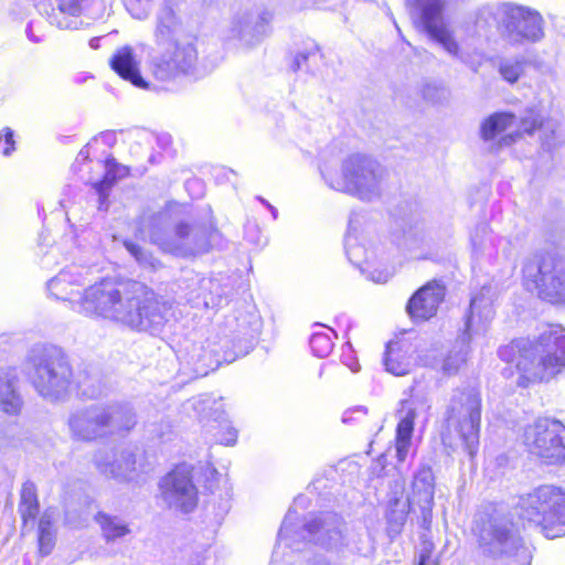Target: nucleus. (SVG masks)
I'll use <instances>...</instances> for the list:
<instances>
[{
	"label": "nucleus",
	"instance_id": "obj_1",
	"mask_svg": "<svg viewBox=\"0 0 565 565\" xmlns=\"http://www.w3.org/2000/svg\"><path fill=\"white\" fill-rule=\"evenodd\" d=\"M90 273L72 265L47 282L56 299L71 301L86 317L109 320L131 330L157 334L168 321L170 305L135 280L102 279L89 285Z\"/></svg>",
	"mask_w": 565,
	"mask_h": 565
},
{
	"label": "nucleus",
	"instance_id": "obj_2",
	"mask_svg": "<svg viewBox=\"0 0 565 565\" xmlns=\"http://www.w3.org/2000/svg\"><path fill=\"white\" fill-rule=\"evenodd\" d=\"M321 173L330 188L364 201L379 198L386 179V171L379 162L359 153L342 161L340 173L329 168Z\"/></svg>",
	"mask_w": 565,
	"mask_h": 565
},
{
	"label": "nucleus",
	"instance_id": "obj_3",
	"mask_svg": "<svg viewBox=\"0 0 565 565\" xmlns=\"http://www.w3.org/2000/svg\"><path fill=\"white\" fill-rule=\"evenodd\" d=\"M497 24L501 38L511 45L540 41L544 36L543 18L525 7L503 3L480 10L477 26L486 29Z\"/></svg>",
	"mask_w": 565,
	"mask_h": 565
},
{
	"label": "nucleus",
	"instance_id": "obj_4",
	"mask_svg": "<svg viewBox=\"0 0 565 565\" xmlns=\"http://www.w3.org/2000/svg\"><path fill=\"white\" fill-rule=\"evenodd\" d=\"M516 367L521 373L519 386L550 381L565 370V335L558 328L542 333L535 344L524 349Z\"/></svg>",
	"mask_w": 565,
	"mask_h": 565
},
{
	"label": "nucleus",
	"instance_id": "obj_5",
	"mask_svg": "<svg viewBox=\"0 0 565 565\" xmlns=\"http://www.w3.org/2000/svg\"><path fill=\"white\" fill-rule=\"evenodd\" d=\"M29 377L34 388L45 398L57 401L65 396L72 382V367L61 349H38L30 359Z\"/></svg>",
	"mask_w": 565,
	"mask_h": 565
},
{
	"label": "nucleus",
	"instance_id": "obj_6",
	"mask_svg": "<svg viewBox=\"0 0 565 565\" xmlns=\"http://www.w3.org/2000/svg\"><path fill=\"white\" fill-rule=\"evenodd\" d=\"M520 516L541 526L547 539L565 535V494L553 486H543L520 498Z\"/></svg>",
	"mask_w": 565,
	"mask_h": 565
},
{
	"label": "nucleus",
	"instance_id": "obj_7",
	"mask_svg": "<svg viewBox=\"0 0 565 565\" xmlns=\"http://www.w3.org/2000/svg\"><path fill=\"white\" fill-rule=\"evenodd\" d=\"M444 0H406V8L417 28H422L430 39L439 43L451 56L459 58L473 72H477L481 61H475L461 54L454 32L444 21Z\"/></svg>",
	"mask_w": 565,
	"mask_h": 565
},
{
	"label": "nucleus",
	"instance_id": "obj_8",
	"mask_svg": "<svg viewBox=\"0 0 565 565\" xmlns=\"http://www.w3.org/2000/svg\"><path fill=\"white\" fill-rule=\"evenodd\" d=\"M523 280L530 291L551 302L565 299V258L552 253H536L523 266Z\"/></svg>",
	"mask_w": 565,
	"mask_h": 565
},
{
	"label": "nucleus",
	"instance_id": "obj_9",
	"mask_svg": "<svg viewBox=\"0 0 565 565\" xmlns=\"http://www.w3.org/2000/svg\"><path fill=\"white\" fill-rule=\"evenodd\" d=\"M481 420V397L473 388L455 391L446 417V429L455 431L469 456H473L479 444V427Z\"/></svg>",
	"mask_w": 565,
	"mask_h": 565
},
{
	"label": "nucleus",
	"instance_id": "obj_10",
	"mask_svg": "<svg viewBox=\"0 0 565 565\" xmlns=\"http://www.w3.org/2000/svg\"><path fill=\"white\" fill-rule=\"evenodd\" d=\"M479 546L483 554L512 557L509 565H530V551L505 520L490 519L479 531Z\"/></svg>",
	"mask_w": 565,
	"mask_h": 565
},
{
	"label": "nucleus",
	"instance_id": "obj_11",
	"mask_svg": "<svg viewBox=\"0 0 565 565\" xmlns=\"http://www.w3.org/2000/svg\"><path fill=\"white\" fill-rule=\"evenodd\" d=\"M216 236L217 231L214 228L191 226L180 222L171 233L154 230L150 239L164 253L188 257L206 253Z\"/></svg>",
	"mask_w": 565,
	"mask_h": 565
},
{
	"label": "nucleus",
	"instance_id": "obj_12",
	"mask_svg": "<svg viewBox=\"0 0 565 565\" xmlns=\"http://www.w3.org/2000/svg\"><path fill=\"white\" fill-rule=\"evenodd\" d=\"M493 317V309L483 290L470 301L469 313L465 322V331L459 341V348H454L443 362V371L448 375L456 374L465 364L468 354V344L475 334L483 333Z\"/></svg>",
	"mask_w": 565,
	"mask_h": 565
},
{
	"label": "nucleus",
	"instance_id": "obj_13",
	"mask_svg": "<svg viewBox=\"0 0 565 565\" xmlns=\"http://www.w3.org/2000/svg\"><path fill=\"white\" fill-rule=\"evenodd\" d=\"M149 61V71L159 82H171L190 74L198 62L195 38L159 49Z\"/></svg>",
	"mask_w": 565,
	"mask_h": 565
},
{
	"label": "nucleus",
	"instance_id": "obj_14",
	"mask_svg": "<svg viewBox=\"0 0 565 565\" xmlns=\"http://www.w3.org/2000/svg\"><path fill=\"white\" fill-rule=\"evenodd\" d=\"M529 450L551 463L565 461V426L553 419H539L524 430Z\"/></svg>",
	"mask_w": 565,
	"mask_h": 565
},
{
	"label": "nucleus",
	"instance_id": "obj_15",
	"mask_svg": "<svg viewBox=\"0 0 565 565\" xmlns=\"http://www.w3.org/2000/svg\"><path fill=\"white\" fill-rule=\"evenodd\" d=\"M271 13L264 8H252L238 12L228 29V39L243 46L260 43L270 32Z\"/></svg>",
	"mask_w": 565,
	"mask_h": 565
},
{
	"label": "nucleus",
	"instance_id": "obj_16",
	"mask_svg": "<svg viewBox=\"0 0 565 565\" xmlns=\"http://www.w3.org/2000/svg\"><path fill=\"white\" fill-rule=\"evenodd\" d=\"M308 540L326 550L339 551L349 543V532L343 520L335 513L327 512L305 523Z\"/></svg>",
	"mask_w": 565,
	"mask_h": 565
},
{
	"label": "nucleus",
	"instance_id": "obj_17",
	"mask_svg": "<svg viewBox=\"0 0 565 565\" xmlns=\"http://www.w3.org/2000/svg\"><path fill=\"white\" fill-rule=\"evenodd\" d=\"M162 500L170 507L191 512L198 503V491L186 468H177L160 482Z\"/></svg>",
	"mask_w": 565,
	"mask_h": 565
},
{
	"label": "nucleus",
	"instance_id": "obj_18",
	"mask_svg": "<svg viewBox=\"0 0 565 565\" xmlns=\"http://www.w3.org/2000/svg\"><path fill=\"white\" fill-rule=\"evenodd\" d=\"M57 13L51 17V23L60 29H78L82 22L77 18L85 14L88 19L97 20L104 17L103 0H55Z\"/></svg>",
	"mask_w": 565,
	"mask_h": 565
},
{
	"label": "nucleus",
	"instance_id": "obj_19",
	"mask_svg": "<svg viewBox=\"0 0 565 565\" xmlns=\"http://www.w3.org/2000/svg\"><path fill=\"white\" fill-rule=\"evenodd\" d=\"M94 462L98 471L108 478L129 481L137 472L136 456L128 448L98 451Z\"/></svg>",
	"mask_w": 565,
	"mask_h": 565
},
{
	"label": "nucleus",
	"instance_id": "obj_20",
	"mask_svg": "<svg viewBox=\"0 0 565 565\" xmlns=\"http://www.w3.org/2000/svg\"><path fill=\"white\" fill-rule=\"evenodd\" d=\"M73 436L81 440H94L108 436L104 405H95L74 413L68 419Z\"/></svg>",
	"mask_w": 565,
	"mask_h": 565
},
{
	"label": "nucleus",
	"instance_id": "obj_21",
	"mask_svg": "<svg viewBox=\"0 0 565 565\" xmlns=\"http://www.w3.org/2000/svg\"><path fill=\"white\" fill-rule=\"evenodd\" d=\"M445 298V287L436 280L418 289L407 303V312L415 321H425L437 313Z\"/></svg>",
	"mask_w": 565,
	"mask_h": 565
},
{
	"label": "nucleus",
	"instance_id": "obj_22",
	"mask_svg": "<svg viewBox=\"0 0 565 565\" xmlns=\"http://www.w3.org/2000/svg\"><path fill=\"white\" fill-rule=\"evenodd\" d=\"M435 483L430 468H420L413 480L412 493L407 497L414 505H418L422 514V526L425 530L430 527L433 521Z\"/></svg>",
	"mask_w": 565,
	"mask_h": 565
},
{
	"label": "nucleus",
	"instance_id": "obj_23",
	"mask_svg": "<svg viewBox=\"0 0 565 565\" xmlns=\"http://www.w3.org/2000/svg\"><path fill=\"white\" fill-rule=\"evenodd\" d=\"M191 38L194 36L186 32L183 23L171 8L164 7L158 12L153 30V42L158 49L171 46Z\"/></svg>",
	"mask_w": 565,
	"mask_h": 565
},
{
	"label": "nucleus",
	"instance_id": "obj_24",
	"mask_svg": "<svg viewBox=\"0 0 565 565\" xmlns=\"http://www.w3.org/2000/svg\"><path fill=\"white\" fill-rule=\"evenodd\" d=\"M515 122V116L511 113H494L486 118L480 126V136L486 142H495V149L508 147L514 142L512 135L501 136Z\"/></svg>",
	"mask_w": 565,
	"mask_h": 565
},
{
	"label": "nucleus",
	"instance_id": "obj_25",
	"mask_svg": "<svg viewBox=\"0 0 565 565\" xmlns=\"http://www.w3.org/2000/svg\"><path fill=\"white\" fill-rule=\"evenodd\" d=\"M111 68L124 79L139 88H147L148 83L143 79L139 70V61L131 46H122L116 50L109 61Z\"/></svg>",
	"mask_w": 565,
	"mask_h": 565
},
{
	"label": "nucleus",
	"instance_id": "obj_26",
	"mask_svg": "<svg viewBox=\"0 0 565 565\" xmlns=\"http://www.w3.org/2000/svg\"><path fill=\"white\" fill-rule=\"evenodd\" d=\"M404 482L395 481L391 488L388 508H387V522L390 531L399 533L404 526L412 507H415L407 499H403Z\"/></svg>",
	"mask_w": 565,
	"mask_h": 565
},
{
	"label": "nucleus",
	"instance_id": "obj_27",
	"mask_svg": "<svg viewBox=\"0 0 565 565\" xmlns=\"http://www.w3.org/2000/svg\"><path fill=\"white\" fill-rule=\"evenodd\" d=\"M521 129L529 135L537 129L541 130L543 145L551 148L555 145L557 139L559 124L554 119L544 120L541 114L531 108L527 109L525 115L521 118Z\"/></svg>",
	"mask_w": 565,
	"mask_h": 565
},
{
	"label": "nucleus",
	"instance_id": "obj_28",
	"mask_svg": "<svg viewBox=\"0 0 565 565\" xmlns=\"http://www.w3.org/2000/svg\"><path fill=\"white\" fill-rule=\"evenodd\" d=\"M399 414L401 418L396 428L395 450L397 460L403 462L409 451L416 413L412 404L408 401H404Z\"/></svg>",
	"mask_w": 565,
	"mask_h": 565
},
{
	"label": "nucleus",
	"instance_id": "obj_29",
	"mask_svg": "<svg viewBox=\"0 0 565 565\" xmlns=\"http://www.w3.org/2000/svg\"><path fill=\"white\" fill-rule=\"evenodd\" d=\"M104 411H106V426L108 435L128 433L137 423L136 414L128 405H104Z\"/></svg>",
	"mask_w": 565,
	"mask_h": 565
},
{
	"label": "nucleus",
	"instance_id": "obj_30",
	"mask_svg": "<svg viewBox=\"0 0 565 565\" xmlns=\"http://www.w3.org/2000/svg\"><path fill=\"white\" fill-rule=\"evenodd\" d=\"M22 397L18 391V379L12 373L0 376V409L17 415L22 408Z\"/></svg>",
	"mask_w": 565,
	"mask_h": 565
},
{
	"label": "nucleus",
	"instance_id": "obj_31",
	"mask_svg": "<svg viewBox=\"0 0 565 565\" xmlns=\"http://www.w3.org/2000/svg\"><path fill=\"white\" fill-rule=\"evenodd\" d=\"M409 348H404L398 342H391L386 347L384 365L385 370L395 376H403L411 371L412 356Z\"/></svg>",
	"mask_w": 565,
	"mask_h": 565
},
{
	"label": "nucleus",
	"instance_id": "obj_32",
	"mask_svg": "<svg viewBox=\"0 0 565 565\" xmlns=\"http://www.w3.org/2000/svg\"><path fill=\"white\" fill-rule=\"evenodd\" d=\"M96 522L100 526L102 535L107 543L117 542L131 532L129 525L119 516L98 513Z\"/></svg>",
	"mask_w": 565,
	"mask_h": 565
},
{
	"label": "nucleus",
	"instance_id": "obj_33",
	"mask_svg": "<svg viewBox=\"0 0 565 565\" xmlns=\"http://www.w3.org/2000/svg\"><path fill=\"white\" fill-rule=\"evenodd\" d=\"M19 512L23 522L26 524L29 521L34 522L39 513V502L36 495L35 484L25 482L21 489Z\"/></svg>",
	"mask_w": 565,
	"mask_h": 565
},
{
	"label": "nucleus",
	"instance_id": "obj_34",
	"mask_svg": "<svg viewBox=\"0 0 565 565\" xmlns=\"http://www.w3.org/2000/svg\"><path fill=\"white\" fill-rule=\"evenodd\" d=\"M55 545L52 515L46 511L39 522V548L42 555H49Z\"/></svg>",
	"mask_w": 565,
	"mask_h": 565
},
{
	"label": "nucleus",
	"instance_id": "obj_35",
	"mask_svg": "<svg viewBox=\"0 0 565 565\" xmlns=\"http://www.w3.org/2000/svg\"><path fill=\"white\" fill-rule=\"evenodd\" d=\"M122 169H116L115 170V163H113V160H108L106 162V173L102 181L95 183V190L99 195V204L103 205L104 201L107 198L108 190L114 185L116 182L117 177H121L124 174Z\"/></svg>",
	"mask_w": 565,
	"mask_h": 565
},
{
	"label": "nucleus",
	"instance_id": "obj_36",
	"mask_svg": "<svg viewBox=\"0 0 565 565\" xmlns=\"http://www.w3.org/2000/svg\"><path fill=\"white\" fill-rule=\"evenodd\" d=\"M124 245H125L126 249L129 252V254L136 259V262L140 266H142L145 268H150L153 270L161 267L160 260H158L156 257H153L151 253L143 249L141 246H139L130 241H125Z\"/></svg>",
	"mask_w": 565,
	"mask_h": 565
},
{
	"label": "nucleus",
	"instance_id": "obj_37",
	"mask_svg": "<svg viewBox=\"0 0 565 565\" xmlns=\"http://www.w3.org/2000/svg\"><path fill=\"white\" fill-rule=\"evenodd\" d=\"M524 61L518 58H504L499 62V73L502 78L511 84L518 82L524 72Z\"/></svg>",
	"mask_w": 565,
	"mask_h": 565
},
{
	"label": "nucleus",
	"instance_id": "obj_38",
	"mask_svg": "<svg viewBox=\"0 0 565 565\" xmlns=\"http://www.w3.org/2000/svg\"><path fill=\"white\" fill-rule=\"evenodd\" d=\"M310 345L315 355L324 358L332 351L333 342L328 334L318 332L312 334Z\"/></svg>",
	"mask_w": 565,
	"mask_h": 565
},
{
	"label": "nucleus",
	"instance_id": "obj_39",
	"mask_svg": "<svg viewBox=\"0 0 565 565\" xmlns=\"http://www.w3.org/2000/svg\"><path fill=\"white\" fill-rule=\"evenodd\" d=\"M445 89L434 84H425L422 88L423 98L433 104L440 103L441 99L445 97Z\"/></svg>",
	"mask_w": 565,
	"mask_h": 565
},
{
	"label": "nucleus",
	"instance_id": "obj_40",
	"mask_svg": "<svg viewBox=\"0 0 565 565\" xmlns=\"http://www.w3.org/2000/svg\"><path fill=\"white\" fill-rule=\"evenodd\" d=\"M13 131L10 128L4 129V135L0 134V150L4 156H9L13 150Z\"/></svg>",
	"mask_w": 565,
	"mask_h": 565
},
{
	"label": "nucleus",
	"instance_id": "obj_41",
	"mask_svg": "<svg viewBox=\"0 0 565 565\" xmlns=\"http://www.w3.org/2000/svg\"><path fill=\"white\" fill-rule=\"evenodd\" d=\"M434 550H435L434 543L430 540L423 537V540L420 542V546H419L418 558L419 559L436 558L433 555Z\"/></svg>",
	"mask_w": 565,
	"mask_h": 565
},
{
	"label": "nucleus",
	"instance_id": "obj_42",
	"mask_svg": "<svg viewBox=\"0 0 565 565\" xmlns=\"http://www.w3.org/2000/svg\"><path fill=\"white\" fill-rule=\"evenodd\" d=\"M366 415V409L364 407H358L351 411H347L342 416V422L344 424H350L353 422H358Z\"/></svg>",
	"mask_w": 565,
	"mask_h": 565
},
{
	"label": "nucleus",
	"instance_id": "obj_43",
	"mask_svg": "<svg viewBox=\"0 0 565 565\" xmlns=\"http://www.w3.org/2000/svg\"><path fill=\"white\" fill-rule=\"evenodd\" d=\"M210 401L204 398H194L192 402L193 408L198 412L201 418H205L210 416Z\"/></svg>",
	"mask_w": 565,
	"mask_h": 565
},
{
	"label": "nucleus",
	"instance_id": "obj_44",
	"mask_svg": "<svg viewBox=\"0 0 565 565\" xmlns=\"http://www.w3.org/2000/svg\"><path fill=\"white\" fill-rule=\"evenodd\" d=\"M487 225L481 224L476 227L475 233L471 235V244L475 250H478L482 247V241L480 239V235L487 234Z\"/></svg>",
	"mask_w": 565,
	"mask_h": 565
},
{
	"label": "nucleus",
	"instance_id": "obj_45",
	"mask_svg": "<svg viewBox=\"0 0 565 565\" xmlns=\"http://www.w3.org/2000/svg\"><path fill=\"white\" fill-rule=\"evenodd\" d=\"M291 513H288L287 518L284 520L281 527L278 533L279 541L288 540L290 537V534L292 532L291 529Z\"/></svg>",
	"mask_w": 565,
	"mask_h": 565
},
{
	"label": "nucleus",
	"instance_id": "obj_46",
	"mask_svg": "<svg viewBox=\"0 0 565 565\" xmlns=\"http://www.w3.org/2000/svg\"><path fill=\"white\" fill-rule=\"evenodd\" d=\"M309 54L308 53H298L291 63L292 71L297 72L300 70L307 62Z\"/></svg>",
	"mask_w": 565,
	"mask_h": 565
},
{
	"label": "nucleus",
	"instance_id": "obj_47",
	"mask_svg": "<svg viewBox=\"0 0 565 565\" xmlns=\"http://www.w3.org/2000/svg\"><path fill=\"white\" fill-rule=\"evenodd\" d=\"M391 277V271L379 273L377 276H375V273L371 274V279L374 280L375 282H386Z\"/></svg>",
	"mask_w": 565,
	"mask_h": 565
},
{
	"label": "nucleus",
	"instance_id": "obj_48",
	"mask_svg": "<svg viewBox=\"0 0 565 565\" xmlns=\"http://www.w3.org/2000/svg\"><path fill=\"white\" fill-rule=\"evenodd\" d=\"M126 6L134 18L141 20L147 17V11H145V10L135 11L134 10L132 1L128 2Z\"/></svg>",
	"mask_w": 565,
	"mask_h": 565
},
{
	"label": "nucleus",
	"instance_id": "obj_49",
	"mask_svg": "<svg viewBox=\"0 0 565 565\" xmlns=\"http://www.w3.org/2000/svg\"><path fill=\"white\" fill-rule=\"evenodd\" d=\"M222 444L224 445H227V446H231V445H234L235 441H236V431L235 430H230L228 431V436L224 439H221L220 440Z\"/></svg>",
	"mask_w": 565,
	"mask_h": 565
},
{
	"label": "nucleus",
	"instance_id": "obj_50",
	"mask_svg": "<svg viewBox=\"0 0 565 565\" xmlns=\"http://www.w3.org/2000/svg\"><path fill=\"white\" fill-rule=\"evenodd\" d=\"M437 558H426V559H419L418 565H438Z\"/></svg>",
	"mask_w": 565,
	"mask_h": 565
},
{
	"label": "nucleus",
	"instance_id": "obj_51",
	"mask_svg": "<svg viewBox=\"0 0 565 565\" xmlns=\"http://www.w3.org/2000/svg\"><path fill=\"white\" fill-rule=\"evenodd\" d=\"M82 392L84 395H87L90 398H95L99 395V391H96V390L88 391L85 387H82Z\"/></svg>",
	"mask_w": 565,
	"mask_h": 565
},
{
	"label": "nucleus",
	"instance_id": "obj_52",
	"mask_svg": "<svg viewBox=\"0 0 565 565\" xmlns=\"http://www.w3.org/2000/svg\"><path fill=\"white\" fill-rule=\"evenodd\" d=\"M268 210L270 211L274 218L277 217L278 211L276 207H274L271 204H268Z\"/></svg>",
	"mask_w": 565,
	"mask_h": 565
},
{
	"label": "nucleus",
	"instance_id": "obj_53",
	"mask_svg": "<svg viewBox=\"0 0 565 565\" xmlns=\"http://www.w3.org/2000/svg\"><path fill=\"white\" fill-rule=\"evenodd\" d=\"M199 184H200L199 180H192V181H189V182L186 183V186H189V188H190V186L199 185Z\"/></svg>",
	"mask_w": 565,
	"mask_h": 565
},
{
	"label": "nucleus",
	"instance_id": "obj_54",
	"mask_svg": "<svg viewBox=\"0 0 565 565\" xmlns=\"http://www.w3.org/2000/svg\"><path fill=\"white\" fill-rule=\"evenodd\" d=\"M391 18H392V21H393V23H394V25H395V28H396L397 32L401 34L402 32H401V29H399V26H398L397 22L395 21V19H394V17H393V15H392Z\"/></svg>",
	"mask_w": 565,
	"mask_h": 565
},
{
	"label": "nucleus",
	"instance_id": "obj_55",
	"mask_svg": "<svg viewBox=\"0 0 565 565\" xmlns=\"http://www.w3.org/2000/svg\"><path fill=\"white\" fill-rule=\"evenodd\" d=\"M258 200L266 206L268 207V204H270L269 202H267L265 199L263 198H258Z\"/></svg>",
	"mask_w": 565,
	"mask_h": 565
},
{
	"label": "nucleus",
	"instance_id": "obj_56",
	"mask_svg": "<svg viewBox=\"0 0 565 565\" xmlns=\"http://www.w3.org/2000/svg\"><path fill=\"white\" fill-rule=\"evenodd\" d=\"M352 253H353V249H348V250H347V254H348V256H349V258H350V260H351V262H353V260H352Z\"/></svg>",
	"mask_w": 565,
	"mask_h": 565
},
{
	"label": "nucleus",
	"instance_id": "obj_57",
	"mask_svg": "<svg viewBox=\"0 0 565 565\" xmlns=\"http://www.w3.org/2000/svg\"><path fill=\"white\" fill-rule=\"evenodd\" d=\"M95 41H96L95 39H94V40H90V46H92V47H95V45H96V42H95Z\"/></svg>",
	"mask_w": 565,
	"mask_h": 565
},
{
	"label": "nucleus",
	"instance_id": "obj_58",
	"mask_svg": "<svg viewBox=\"0 0 565 565\" xmlns=\"http://www.w3.org/2000/svg\"><path fill=\"white\" fill-rule=\"evenodd\" d=\"M95 41H96L95 39H94V40H90V46H92V47H95V45H96V42H95Z\"/></svg>",
	"mask_w": 565,
	"mask_h": 565
}]
</instances>
